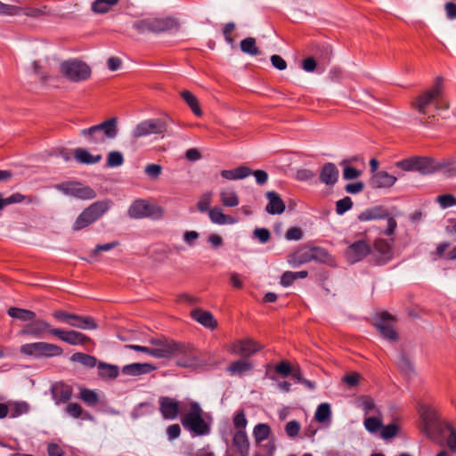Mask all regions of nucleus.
Returning a JSON list of instances; mask_svg holds the SVG:
<instances>
[{"instance_id": "1", "label": "nucleus", "mask_w": 456, "mask_h": 456, "mask_svg": "<svg viewBox=\"0 0 456 456\" xmlns=\"http://www.w3.org/2000/svg\"><path fill=\"white\" fill-rule=\"evenodd\" d=\"M152 349L151 356L158 359L178 357L177 366L197 368L200 365L195 348L191 344L167 338L162 346Z\"/></svg>"}, {"instance_id": "2", "label": "nucleus", "mask_w": 456, "mask_h": 456, "mask_svg": "<svg viewBox=\"0 0 456 456\" xmlns=\"http://www.w3.org/2000/svg\"><path fill=\"white\" fill-rule=\"evenodd\" d=\"M109 200H99L86 208L75 220L72 230L80 231L101 218L110 208Z\"/></svg>"}, {"instance_id": "3", "label": "nucleus", "mask_w": 456, "mask_h": 456, "mask_svg": "<svg viewBox=\"0 0 456 456\" xmlns=\"http://www.w3.org/2000/svg\"><path fill=\"white\" fill-rule=\"evenodd\" d=\"M191 410L181 419L183 427L195 436H206L210 433V426L202 418V409L197 402H191Z\"/></svg>"}, {"instance_id": "4", "label": "nucleus", "mask_w": 456, "mask_h": 456, "mask_svg": "<svg viewBox=\"0 0 456 456\" xmlns=\"http://www.w3.org/2000/svg\"><path fill=\"white\" fill-rule=\"evenodd\" d=\"M178 26L175 19L171 17L164 18H146L136 20L133 23V28L140 34L144 33H162L169 31Z\"/></svg>"}, {"instance_id": "5", "label": "nucleus", "mask_w": 456, "mask_h": 456, "mask_svg": "<svg viewBox=\"0 0 456 456\" xmlns=\"http://www.w3.org/2000/svg\"><path fill=\"white\" fill-rule=\"evenodd\" d=\"M395 167L406 172H418L422 175L436 173L434 158L428 156H413L395 163Z\"/></svg>"}, {"instance_id": "6", "label": "nucleus", "mask_w": 456, "mask_h": 456, "mask_svg": "<svg viewBox=\"0 0 456 456\" xmlns=\"http://www.w3.org/2000/svg\"><path fill=\"white\" fill-rule=\"evenodd\" d=\"M20 352L26 356L36 359L52 358L63 354V350L61 346L47 342L24 344L20 347Z\"/></svg>"}, {"instance_id": "7", "label": "nucleus", "mask_w": 456, "mask_h": 456, "mask_svg": "<svg viewBox=\"0 0 456 456\" xmlns=\"http://www.w3.org/2000/svg\"><path fill=\"white\" fill-rule=\"evenodd\" d=\"M61 73L71 82H81L91 76V68L84 61L70 59L64 61L60 66Z\"/></svg>"}, {"instance_id": "8", "label": "nucleus", "mask_w": 456, "mask_h": 456, "mask_svg": "<svg viewBox=\"0 0 456 456\" xmlns=\"http://www.w3.org/2000/svg\"><path fill=\"white\" fill-rule=\"evenodd\" d=\"M393 241L385 239H377L370 245V258L368 262L373 265H385L394 257Z\"/></svg>"}, {"instance_id": "9", "label": "nucleus", "mask_w": 456, "mask_h": 456, "mask_svg": "<svg viewBox=\"0 0 456 456\" xmlns=\"http://www.w3.org/2000/svg\"><path fill=\"white\" fill-rule=\"evenodd\" d=\"M57 189L67 196H71L79 200H93L96 197L95 191L88 185H84L80 182H66L57 185Z\"/></svg>"}, {"instance_id": "10", "label": "nucleus", "mask_w": 456, "mask_h": 456, "mask_svg": "<svg viewBox=\"0 0 456 456\" xmlns=\"http://www.w3.org/2000/svg\"><path fill=\"white\" fill-rule=\"evenodd\" d=\"M162 208L154 204L148 203L145 200H137L129 207L128 214L133 218L152 217L159 218L162 216Z\"/></svg>"}, {"instance_id": "11", "label": "nucleus", "mask_w": 456, "mask_h": 456, "mask_svg": "<svg viewBox=\"0 0 456 456\" xmlns=\"http://www.w3.org/2000/svg\"><path fill=\"white\" fill-rule=\"evenodd\" d=\"M370 244L365 240L361 239L351 243L346 249L345 255L350 264H355L363 258H370Z\"/></svg>"}, {"instance_id": "12", "label": "nucleus", "mask_w": 456, "mask_h": 456, "mask_svg": "<svg viewBox=\"0 0 456 456\" xmlns=\"http://www.w3.org/2000/svg\"><path fill=\"white\" fill-rule=\"evenodd\" d=\"M395 322V317L388 312L381 313L376 319L374 326L386 339L396 341L398 333L394 329L393 323Z\"/></svg>"}, {"instance_id": "13", "label": "nucleus", "mask_w": 456, "mask_h": 456, "mask_svg": "<svg viewBox=\"0 0 456 456\" xmlns=\"http://www.w3.org/2000/svg\"><path fill=\"white\" fill-rule=\"evenodd\" d=\"M50 324L42 319H37L30 321L25 324L22 329L18 332L19 336H28L34 338H43L45 333H49V330H52Z\"/></svg>"}, {"instance_id": "14", "label": "nucleus", "mask_w": 456, "mask_h": 456, "mask_svg": "<svg viewBox=\"0 0 456 456\" xmlns=\"http://www.w3.org/2000/svg\"><path fill=\"white\" fill-rule=\"evenodd\" d=\"M49 334L57 337L63 342L72 346L86 345L91 341L86 335L76 330H64L58 328L49 330Z\"/></svg>"}, {"instance_id": "15", "label": "nucleus", "mask_w": 456, "mask_h": 456, "mask_svg": "<svg viewBox=\"0 0 456 456\" xmlns=\"http://www.w3.org/2000/svg\"><path fill=\"white\" fill-rule=\"evenodd\" d=\"M261 350V346L250 338L239 339L232 343L230 352L247 359Z\"/></svg>"}, {"instance_id": "16", "label": "nucleus", "mask_w": 456, "mask_h": 456, "mask_svg": "<svg viewBox=\"0 0 456 456\" xmlns=\"http://www.w3.org/2000/svg\"><path fill=\"white\" fill-rule=\"evenodd\" d=\"M442 94V88L437 83L431 89L425 91L418 96L416 102L413 103L414 107L420 114H426V109L434 101H436Z\"/></svg>"}, {"instance_id": "17", "label": "nucleus", "mask_w": 456, "mask_h": 456, "mask_svg": "<svg viewBox=\"0 0 456 456\" xmlns=\"http://www.w3.org/2000/svg\"><path fill=\"white\" fill-rule=\"evenodd\" d=\"M50 393L55 404L60 405L68 403L71 399L73 390L71 386L63 381H59L52 384Z\"/></svg>"}, {"instance_id": "18", "label": "nucleus", "mask_w": 456, "mask_h": 456, "mask_svg": "<svg viewBox=\"0 0 456 456\" xmlns=\"http://www.w3.org/2000/svg\"><path fill=\"white\" fill-rule=\"evenodd\" d=\"M90 131L93 133L100 131L104 141L105 139H114L118 133V118L113 117L98 125L92 126H90Z\"/></svg>"}, {"instance_id": "19", "label": "nucleus", "mask_w": 456, "mask_h": 456, "mask_svg": "<svg viewBox=\"0 0 456 456\" xmlns=\"http://www.w3.org/2000/svg\"><path fill=\"white\" fill-rule=\"evenodd\" d=\"M180 409V403L168 396L159 398V411L165 419H175Z\"/></svg>"}, {"instance_id": "20", "label": "nucleus", "mask_w": 456, "mask_h": 456, "mask_svg": "<svg viewBox=\"0 0 456 456\" xmlns=\"http://www.w3.org/2000/svg\"><path fill=\"white\" fill-rule=\"evenodd\" d=\"M397 178L388 174L387 171L381 170L371 175L370 178V185L374 189L390 188Z\"/></svg>"}, {"instance_id": "21", "label": "nucleus", "mask_w": 456, "mask_h": 456, "mask_svg": "<svg viewBox=\"0 0 456 456\" xmlns=\"http://www.w3.org/2000/svg\"><path fill=\"white\" fill-rule=\"evenodd\" d=\"M268 203L265 211L270 215H281L285 211L286 205L279 193L274 191H269L265 193Z\"/></svg>"}, {"instance_id": "22", "label": "nucleus", "mask_w": 456, "mask_h": 456, "mask_svg": "<svg viewBox=\"0 0 456 456\" xmlns=\"http://www.w3.org/2000/svg\"><path fill=\"white\" fill-rule=\"evenodd\" d=\"M339 171L334 163H325L320 170L319 179L329 186H333L338 180Z\"/></svg>"}, {"instance_id": "23", "label": "nucleus", "mask_w": 456, "mask_h": 456, "mask_svg": "<svg viewBox=\"0 0 456 456\" xmlns=\"http://www.w3.org/2000/svg\"><path fill=\"white\" fill-rule=\"evenodd\" d=\"M387 217H388V210L382 205L368 208L357 216L358 220L361 222L385 219Z\"/></svg>"}, {"instance_id": "24", "label": "nucleus", "mask_w": 456, "mask_h": 456, "mask_svg": "<svg viewBox=\"0 0 456 456\" xmlns=\"http://www.w3.org/2000/svg\"><path fill=\"white\" fill-rule=\"evenodd\" d=\"M191 316L193 320L203 325L205 328L214 330L217 327V322L214 315L208 312L204 311L200 308H196L191 311Z\"/></svg>"}, {"instance_id": "25", "label": "nucleus", "mask_w": 456, "mask_h": 456, "mask_svg": "<svg viewBox=\"0 0 456 456\" xmlns=\"http://www.w3.org/2000/svg\"><path fill=\"white\" fill-rule=\"evenodd\" d=\"M232 444L240 456H248L249 441L246 430H237L234 433Z\"/></svg>"}, {"instance_id": "26", "label": "nucleus", "mask_w": 456, "mask_h": 456, "mask_svg": "<svg viewBox=\"0 0 456 456\" xmlns=\"http://www.w3.org/2000/svg\"><path fill=\"white\" fill-rule=\"evenodd\" d=\"M253 368L254 365L250 361L242 358L232 362L230 365L227 367V371L231 375L241 377L246 373L249 372L250 370H252Z\"/></svg>"}, {"instance_id": "27", "label": "nucleus", "mask_w": 456, "mask_h": 456, "mask_svg": "<svg viewBox=\"0 0 456 456\" xmlns=\"http://www.w3.org/2000/svg\"><path fill=\"white\" fill-rule=\"evenodd\" d=\"M155 367L151 363H131L122 368V372L127 376H139L154 370Z\"/></svg>"}, {"instance_id": "28", "label": "nucleus", "mask_w": 456, "mask_h": 456, "mask_svg": "<svg viewBox=\"0 0 456 456\" xmlns=\"http://www.w3.org/2000/svg\"><path fill=\"white\" fill-rule=\"evenodd\" d=\"M151 134H161L167 132L172 119L169 117L151 118L146 120Z\"/></svg>"}, {"instance_id": "29", "label": "nucleus", "mask_w": 456, "mask_h": 456, "mask_svg": "<svg viewBox=\"0 0 456 456\" xmlns=\"http://www.w3.org/2000/svg\"><path fill=\"white\" fill-rule=\"evenodd\" d=\"M251 173L252 170L248 167L242 165L233 169L222 170L220 175L227 180H240L248 177Z\"/></svg>"}, {"instance_id": "30", "label": "nucleus", "mask_w": 456, "mask_h": 456, "mask_svg": "<svg viewBox=\"0 0 456 456\" xmlns=\"http://www.w3.org/2000/svg\"><path fill=\"white\" fill-rule=\"evenodd\" d=\"M71 327L81 330H96L98 324L92 316L74 314Z\"/></svg>"}, {"instance_id": "31", "label": "nucleus", "mask_w": 456, "mask_h": 456, "mask_svg": "<svg viewBox=\"0 0 456 456\" xmlns=\"http://www.w3.org/2000/svg\"><path fill=\"white\" fill-rule=\"evenodd\" d=\"M74 157L77 162L86 165L96 164L102 159V155H92L84 148H77L74 151Z\"/></svg>"}, {"instance_id": "32", "label": "nucleus", "mask_w": 456, "mask_h": 456, "mask_svg": "<svg viewBox=\"0 0 456 456\" xmlns=\"http://www.w3.org/2000/svg\"><path fill=\"white\" fill-rule=\"evenodd\" d=\"M209 218L212 223L217 224H232L236 223V219L229 215H225L222 212L221 208H214L208 212Z\"/></svg>"}, {"instance_id": "33", "label": "nucleus", "mask_w": 456, "mask_h": 456, "mask_svg": "<svg viewBox=\"0 0 456 456\" xmlns=\"http://www.w3.org/2000/svg\"><path fill=\"white\" fill-rule=\"evenodd\" d=\"M7 314L12 318H15L22 322H30L37 316L35 312L19 307H10Z\"/></svg>"}, {"instance_id": "34", "label": "nucleus", "mask_w": 456, "mask_h": 456, "mask_svg": "<svg viewBox=\"0 0 456 456\" xmlns=\"http://www.w3.org/2000/svg\"><path fill=\"white\" fill-rule=\"evenodd\" d=\"M181 97L186 102V104L190 107L192 113L197 117L202 116V110L200 107L199 101L197 97L191 93L190 91L184 90L181 93Z\"/></svg>"}, {"instance_id": "35", "label": "nucleus", "mask_w": 456, "mask_h": 456, "mask_svg": "<svg viewBox=\"0 0 456 456\" xmlns=\"http://www.w3.org/2000/svg\"><path fill=\"white\" fill-rule=\"evenodd\" d=\"M97 368L98 375L103 379H116L119 373V370L117 365L106 362H99Z\"/></svg>"}, {"instance_id": "36", "label": "nucleus", "mask_w": 456, "mask_h": 456, "mask_svg": "<svg viewBox=\"0 0 456 456\" xmlns=\"http://www.w3.org/2000/svg\"><path fill=\"white\" fill-rule=\"evenodd\" d=\"M70 360L87 368H94L98 365L97 358L95 356L80 352L74 353L71 355Z\"/></svg>"}, {"instance_id": "37", "label": "nucleus", "mask_w": 456, "mask_h": 456, "mask_svg": "<svg viewBox=\"0 0 456 456\" xmlns=\"http://www.w3.org/2000/svg\"><path fill=\"white\" fill-rule=\"evenodd\" d=\"M271 434V428L268 424L258 423L253 429V436L256 444H261L267 440Z\"/></svg>"}, {"instance_id": "38", "label": "nucleus", "mask_w": 456, "mask_h": 456, "mask_svg": "<svg viewBox=\"0 0 456 456\" xmlns=\"http://www.w3.org/2000/svg\"><path fill=\"white\" fill-rule=\"evenodd\" d=\"M288 261L292 266L295 267L311 262L312 260L310 249L306 251H297L293 253L292 255L289 256Z\"/></svg>"}, {"instance_id": "39", "label": "nucleus", "mask_w": 456, "mask_h": 456, "mask_svg": "<svg viewBox=\"0 0 456 456\" xmlns=\"http://www.w3.org/2000/svg\"><path fill=\"white\" fill-rule=\"evenodd\" d=\"M119 0H94L92 4V11L94 13H106L110 8L118 4Z\"/></svg>"}, {"instance_id": "40", "label": "nucleus", "mask_w": 456, "mask_h": 456, "mask_svg": "<svg viewBox=\"0 0 456 456\" xmlns=\"http://www.w3.org/2000/svg\"><path fill=\"white\" fill-rule=\"evenodd\" d=\"M339 166L343 167L342 176L344 180L357 179L362 175L361 170L350 166L347 159L342 160Z\"/></svg>"}, {"instance_id": "41", "label": "nucleus", "mask_w": 456, "mask_h": 456, "mask_svg": "<svg viewBox=\"0 0 456 456\" xmlns=\"http://www.w3.org/2000/svg\"><path fill=\"white\" fill-rule=\"evenodd\" d=\"M330 405L328 403H322L317 407L314 419L320 423H324L330 419Z\"/></svg>"}, {"instance_id": "42", "label": "nucleus", "mask_w": 456, "mask_h": 456, "mask_svg": "<svg viewBox=\"0 0 456 456\" xmlns=\"http://www.w3.org/2000/svg\"><path fill=\"white\" fill-rule=\"evenodd\" d=\"M79 398L89 406H95L99 403L97 393L89 388H81Z\"/></svg>"}, {"instance_id": "43", "label": "nucleus", "mask_w": 456, "mask_h": 456, "mask_svg": "<svg viewBox=\"0 0 456 456\" xmlns=\"http://www.w3.org/2000/svg\"><path fill=\"white\" fill-rule=\"evenodd\" d=\"M240 50L249 55L256 56L259 54V49L256 46L254 37H246L240 41Z\"/></svg>"}, {"instance_id": "44", "label": "nucleus", "mask_w": 456, "mask_h": 456, "mask_svg": "<svg viewBox=\"0 0 456 456\" xmlns=\"http://www.w3.org/2000/svg\"><path fill=\"white\" fill-rule=\"evenodd\" d=\"M311 260L327 263L330 260V254L323 248L313 247L310 248Z\"/></svg>"}, {"instance_id": "45", "label": "nucleus", "mask_w": 456, "mask_h": 456, "mask_svg": "<svg viewBox=\"0 0 456 456\" xmlns=\"http://www.w3.org/2000/svg\"><path fill=\"white\" fill-rule=\"evenodd\" d=\"M34 200L35 197L33 196H26L20 192H15L7 198H4V208L12 204L21 203L23 201H26L27 204H31L34 202Z\"/></svg>"}, {"instance_id": "46", "label": "nucleus", "mask_w": 456, "mask_h": 456, "mask_svg": "<svg viewBox=\"0 0 456 456\" xmlns=\"http://www.w3.org/2000/svg\"><path fill=\"white\" fill-rule=\"evenodd\" d=\"M90 127L80 130V135L86 139V142L91 144H98L104 142L102 133L100 131L89 132Z\"/></svg>"}, {"instance_id": "47", "label": "nucleus", "mask_w": 456, "mask_h": 456, "mask_svg": "<svg viewBox=\"0 0 456 456\" xmlns=\"http://www.w3.org/2000/svg\"><path fill=\"white\" fill-rule=\"evenodd\" d=\"M124 163V157L120 151H110L107 156L106 167H117Z\"/></svg>"}, {"instance_id": "48", "label": "nucleus", "mask_w": 456, "mask_h": 456, "mask_svg": "<svg viewBox=\"0 0 456 456\" xmlns=\"http://www.w3.org/2000/svg\"><path fill=\"white\" fill-rule=\"evenodd\" d=\"M232 423H233L234 428L237 430H245L246 429V427L248 424V419L246 418L245 411L243 409L238 410L235 412L233 419H232Z\"/></svg>"}, {"instance_id": "49", "label": "nucleus", "mask_w": 456, "mask_h": 456, "mask_svg": "<svg viewBox=\"0 0 456 456\" xmlns=\"http://www.w3.org/2000/svg\"><path fill=\"white\" fill-rule=\"evenodd\" d=\"M353 208V200L350 197L346 196L336 202V213L339 216L344 215L346 211Z\"/></svg>"}, {"instance_id": "50", "label": "nucleus", "mask_w": 456, "mask_h": 456, "mask_svg": "<svg viewBox=\"0 0 456 456\" xmlns=\"http://www.w3.org/2000/svg\"><path fill=\"white\" fill-rule=\"evenodd\" d=\"M21 13V7L7 4L0 1V15L17 16Z\"/></svg>"}, {"instance_id": "51", "label": "nucleus", "mask_w": 456, "mask_h": 456, "mask_svg": "<svg viewBox=\"0 0 456 456\" xmlns=\"http://www.w3.org/2000/svg\"><path fill=\"white\" fill-rule=\"evenodd\" d=\"M221 201L225 207H236L239 205V198L234 191L221 192Z\"/></svg>"}, {"instance_id": "52", "label": "nucleus", "mask_w": 456, "mask_h": 456, "mask_svg": "<svg viewBox=\"0 0 456 456\" xmlns=\"http://www.w3.org/2000/svg\"><path fill=\"white\" fill-rule=\"evenodd\" d=\"M420 415L426 426H429L435 419V411L432 408L426 404L419 407Z\"/></svg>"}, {"instance_id": "53", "label": "nucleus", "mask_w": 456, "mask_h": 456, "mask_svg": "<svg viewBox=\"0 0 456 456\" xmlns=\"http://www.w3.org/2000/svg\"><path fill=\"white\" fill-rule=\"evenodd\" d=\"M436 201L442 208H448L456 206V197L451 193L439 195Z\"/></svg>"}, {"instance_id": "54", "label": "nucleus", "mask_w": 456, "mask_h": 456, "mask_svg": "<svg viewBox=\"0 0 456 456\" xmlns=\"http://www.w3.org/2000/svg\"><path fill=\"white\" fill-rule=\"evenodd\" d=\"M398 367L405 374H410L413 371V365L411 362V360L407 357V355L403 353H402L399 355L398 359Z\"/></svg>"}, {"instance_id": "55", "label": "nucleus", "mask_w": 456, "mask_h": 456, "mask_svg": "<svg viewBox=\"0 0 456 456\" xmlns=\"http://www.w3.org/2000/svg\"><path fill=\"white\" fill-rule=\"evenodd\" d=\"M151 134V131L149 130L148 124L146 120L140 122L135 126L132 132V135L134 138L138 139L140 137L147 136Z\"/></svg>"}, {"instance_id": "56", "label": "nucleus", "mask_w": 456, "mask_h": 456, "mask_svg": "<svg viewBox=\"0 0 456 456\" xmlns=\"http://www.w3.org/2000/svg\"><path fill=\"white\" fill-rule=\"evenodd\" d=\"M381 429V437L383 439H391L395 437L398 433V426L395 423H390L387 426H382Z\"/></svg>"}, {"instance_id": "57", "label": "nucleus", "mask_w": 456, "mask_h": 456, "mask_svg": "<svg viewBox=\"0 0 456 456\" xmlns=\"http://www.w3.org/2000/svg\"><path fill=\"white\" fill-rule=\"evenodd\" d=\"M364 427L369 432L375 433L382 428V422L376 417H369L364 420Z\"/></svg>"}, {"instance_id": "58", "label": "nucleus", "mask_w": 456, "mask_h": 456, "mask_svg": "<svg viewBox=\"0 0 456 456\" xmlns=\"http://www.w3.org/2000/svg\"><path fill=\"white\" fill-rule=\"evenodd\" d=\"M29 405L26 402H16L13 403L11 418H17L22 414L28 413Z\"/></svg>"}, {"instance_id": "59", "label": "nucleus", "mask_w": 456, "mask_h": 456, "mask_svg": "<svg viewBox=\"0 0 456 456\" xmlns=\"http://www.w3.org/2000/svg\"><path fill=\"white\" fill-rule=\"evenodd\" d=\"M253 238L265 244L270 240L271 232L267 228H256L253 231Z\"/></svg>"}, {"instance_id": "60", "label": "nucleus", "mask_w": 456, "mask_h": 456, "mask_svg": "<svg viewBox=\"0 0 456 456\" xmlns=\"http://www.w3.org/2000/svg\"><path fill=\"white\" fill-rule=\"evenodd\" d=\"M75 314H69L63 310H56L53 313V316L59 322L71 325Z\"/></svg>"}, {"instance_id": "61", "label": "nucleus", "mask_w": 456, "mask_h": 456, "mask_svg": "<svg viewBox=\"0 0 456 456\" xmlns=\"http://www.w3.org/2000/svg\"><path fill=\"white\" fill-rule=\"evenodd\" d=\"M274 370L276 373L281 375L282 377H288L292 373L293 368L289 362L281 361L276 364Z\"/></svg>"}, {"instance_id": "62", "label": "nucleus", "mask_w": 456, "mask_h": 456, "mask_svg": "<svg viewBox=\"0 0 456 456\" xmlns=\"http://www.w3.org/2000/svg\"><path fill=\"white\" fill-rule=\"evenodd\" d=\"M300 423L297 420H290L285 426V432L289 437H296L300 432Z\"/></svg>"}, {"instance_id": "63", "label": "nucleus", "mask_w": 456, "mask_h": 456, "mask_svg": "<svg viewBox=\"0 0 456 456\" xmlns=\"http://www.w3.org/2000/svg\"><path fill=\"white\" fill-rule=\"evenodd\" d=\"M211 192H206L200 197V200L197 203L199 211L206 212L209 209L211 204Z\"/></svg>"}, {"instance_id": "64", "label": "nucleus", "mask_w": 456, "mask_h": 456, "mask_svg": "<svg viewBox=\"0 0 456 456\" xmlns=\"http://www.w3.org/2000/svg\"><path fill=\"white\" fill-rule=\"evenodd\" d=\"M446 428L450 432L446 440L447 446L452 452H456V429L449 423L446 424Z\"/></svg>"}]
</instances>
